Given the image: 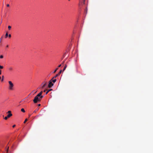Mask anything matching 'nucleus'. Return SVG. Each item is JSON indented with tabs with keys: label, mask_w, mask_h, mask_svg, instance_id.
<instances>
[{
	"label": "nucleus",
	"mask_w": 153,
	"mask_h": 153,
	"mask_svg": "<svg viewBox=\"0 0 153 153\" xmlns=\"http://www.w3.org/2000/svg\"><path fill=\"white\" fill-rule=\"evenodd\" d=\"M43 96H41V97H35L33 100V102L34 103H36L38 102H39L43 97Z\"/></svg>",
	"instance_id": "obj_1"
},
{
	"label": "nucleus",
	"mask_w": 153,
	"mask_h": 153,
	"mask_svg": "<svg viewBox=\"0 0 153 153\" xmlns=\"http://www.w3.org/2000/svg\"><path fill=\"white\" fill-rule=\"evenodd\" d=\"M9 84V89L10 90H12L13 89L14 85L11 81H8Z\"/></svg>",
	"instance_id": "obj_2"
},
{
	"label": "nucleus",
	"mask_w": 153,
	"mask_h": 153,
	"mask_svg": "<svg viewBox=\"0 0 153 153\" xmlns=\"http://www.w3.org/2000/svg\"><path fill=\"white\" fill-rule=\"evenodd\" d=\"M53 85V84L52 83V82L51 80L49 82V84L48 87L49 88H50Z\"/></svg>",
	"instance_id": "obj_3"
},
{
	"label": "nucleus",
	"mask_w": 153,
	"mask_h": 153,
	"mask_svg": "<svg viewBox=\"0 0 153 153\" xmlns=\"http://www.w3.org/2000/svg\"><path fill=\"white\" fill-rule=\"evenodd\" d=\"M7 113L8 114V115L7 116V117H8L9 118L12 116V114L11 113V111H8L7 112Z\"/></svg>",
	"instance_id": "obj_4"
},
{
	"label": "nucleus",
	"mask_w": 153,
	"mask_h": 153,
	"mask_svg": "<svg viewBox=\"0 0 153 153\" xmlns=\"http://www.w3.org/2000/svg\"><path fill=\"white\" fill-rule=\"evenodd\" d=\"M62 70H60V71L59 72V73H58V74H56L53 77V78H56L57 76H59L60 74H61V73L62 72Z\"/></svg>",
	"instance_id": "obj_5"
},
{
	"label": "nucleus",
	"mask_w": 153,
	"mask_h": 153,
	"mask_svg": "<svg viewBox=\"0 0 153 153\" xmlns=\"http://www.w3.org/2000/svg\"><path fill=\"white\" fill-rule=\"evenodd\" d=\"M42 91H41L39 94H38L36 96V97H41V96H43L42 95Z\"/></svg>",
	"instance_id": "obj_6"
},
{
	"label": "nucleus",
	"mask_w": 153,
	"mask_h": 153,
	"mask_svg": "<svg viewBox=\"0 0 153 153\" xmlns=\"http://www.w3.org/2000/svg\"><path fill=\"white\" fill-rule=\"evenodd\" d=\"M53 78H52L51 80V81H52V82H53V83H55L56 81V79H53Z\"/></svg>",
	"instance_id": "obj_7"
},
{
	"label": "nucleus",
	"mask_w": 153,
	"mask_h": 153,
	"mask_svg": "<svg viewBox=\"0 0 153 153\" xmlns=\"http://www.w3.org/2000/svg\"><path fill=\"white\" fill-rule=\"evenodd\" d=\"M52 90V89H51L48 90V91L46 92V94H47L49 92Z\"/></svg>",
	"instance_id": "obj_8"
},
{
	"label": "nucleus",
	"mask_w": 153,
	"mask_h": 153,
	"mask_svg": "<svg viewBox=\"0 0 153 153\" xmlns=\"http://www.w3.org/2000/svg\"><path fill=\"white\" fill-rule=\"evenodd\" d=\"M9 70L10 71H11L13 70V68L12 67H10L9 68Z\"/></svg>",
	"instance_id": "obj_9"
},
{
	"label": "nucleus",
	"mask_w": 153,
	"mask_h": 153,
	"mask_svg": "<svg viewBox=\"0 0 153 153\" xmlns=\"http://www.w3.org/2000/svg\"><path fill=\"white\" fill-rule=\"evenodd\" d=\"M8 33L7 32L6 33V34H5V38H7V37L8 36Z\"/></svg>",
	"instance_id": "obj_10"
},
{
	"label": "nucleus",
	"mask_w": 153,
	"mask_h": 153,
	"mask_svg": "<svg viewBox=\"0 0 153 153\" xmlns=\"http://www.w3.org/2000/svg\"><path fill=\"white\" fill-rule=\"evenodd\" d=\"M21 111H22L23 112H25V110L23 108L21 109Z\"/></svg>",
	"instance_id": "obj_11"
},
{
	"label": "nucleus",
	"mask_w": 153,
	"mask_h": 153,
	"mask_svg": "<svg viewBox=\"0 0 153 153\" xmlns=\"http://www.w3.org/2000/svg\"><path fill=\"white\" fill-rule=\"evenodd\" d=\"M66 67H67V65H65V66L64 67V69L63 70V71H64L65 70V69Z\"/></svg>",
	"instance_id": "obj_12"
},
{
	"label": "nucleus",
	"mask_w": 153,
	"mask_h": 153,
	"mask_svg": "<svg viewBox=\"0 0 153 153\" xmlns=\"http://www.w3.org/2000/svg\"><path fill=\"white\" fill-rule=\"evenodd\" d=\"M39 108H37L34 111V113H36V112L38 110Z\"/></svg>",
	"instance_id": "obj_13"
},
{
	"label": "nucleus",
	"mask_w": 153,
	"mask_h": 153,
	"mask_svg": "<svg viewBox=\"0 0 153 153\" xmlns=\"http://www.w3.org/2000/svg\"><path fill=\"white\" fill-rule=\"evenodd\" d=\"M46 83H45L44 85H43L42 87V88H44L45 86L46 85Z\"/></svg>",
	"instance_id": "obj_14"
},
{
	"label": "nucleus",
	"mask_w": 153,
	"mask_h": 153,
	"mask_svg": "<svg viewBox=\"0 0 153 153\" xmlns=\"http://www.w3.org/2000/svg\"><path fill=\"white\" fill-rule=\"evenodd\" d=\"M9 30H10L11 28V27L10 26H8V27Z\"/></svg>",
	"instance_id": "obj_15"
},
{
	"label": "nucleus",
	"mask_w": 153,
	"mask_h": 153,
	"mask_svg": "<svg viewBox=\"0 0 153 153\" xmlns=\"http://www.w3.org/2000/svg\"><path fill=\"white\" fill-rule=\"evenodd\" d=\"M58 69V68H56V69L54 70V71H53V73H55L56 71H57V70Z\"/></svg>",
	"instance_id": "obj_16"
},
{
	"label": "nucleus",
	"mask_w": 153,
	"mask_h": 153,
	"mask_svg": "<svg viewBox=\"0 0 153 153\" xmlns=\"http://www.w3.org/2000/svg\"><path fill=\"white\" fill-rule=\"evenodd\" d=\"M4 76H2V79H1V81H3L4 80Z\"/></svg>",
	"instance_id": "obj_17"
},
{
	"label": "nucleus",
	"mask_w": 153,
	"mask_h": 153,
	"mask_svg": "<svg viewBox=\"0 0 153 153\" xmlns=\"http://www.w3.org/2000/svg\"><path fill=\"white\" fill-rule=\"evenodd\" d=\"M9 118L8 117H7V116H6L4 117V119L5 120H7L8 118Z\"/></svg>",
	"instance_id": "obj_18"
},
{
	"label": "nucleus",
	"mask_w": 153,
	"mask_h": 153,
	"mask_svg": "<svg viewBox=\"0 0 153 153\" xmlns=\"http://www.w3.org/2000/svg\"><path fill=\"white\" fill-rule=\"evenodd\" d=\"M3 55H1V56H0V58H1V59H2V58H3Z\"/></svg>",
	"instance_id": "obj_19"
},
{
	"label": "nucleus",
	"mask_w": 153,
	"mask_h": 153,
	"mask_svg": "<svg viewBox=\"0 0 153 153\" xmlns=\"http://www.w3.org/2000/svg\"><path fill=\"white\" fill-rule=\"evenodd\" d=\"M3 68V67L2 66L0 65V69H2Z\"/></svg>",
	"instance_id": "obj_20"
},
{
	"label": "nucleus",
	"mask_w": 153,
	"mask_h": 153,
	"mask_svg": "<svg viewBox=\"0 0 153 153\" xmlns=\"http://www.w3.org/2000/svg\"><path fill=\"white\" fill-rule=\"evenodd\" d=\"M27 120V119H26L25 120L24 122V123H25Z\"/></svg>",
	"instance_id": "obj_21"
},
{
	"label": "nucleus",
	"mask_w": 153,
	"mask_h": 153,
	"mask_svg": "<svg viewBox=\"0 0 153 153\" xmlns=\"http://www.w3.org/2000/svg\"><path fill=\"white\" fill-rule=\"evenodd\" d=\"M2 36L0 39V43H1V40H2Z\"/></svg>",
	"instance_id": "obj_22"
},
{
	"label": "nucleus",
	"mask_w": 153,
	"mask_h": 153,
	"mask_svg": "<svg viewBox=\"0 0 153 153\" xmlns=\"http://www.w3.org/2000/svg\"><path fill=\"white\" fill-rule=\"evenodd\" d=\"M8 36L10 38L11 37V35L10 34H9L8 35Z\"/></svg>",
	"instance_id": "obj_23"
},
{
	"label": "nucleus",
	"mask_w": 153,
	"mask_h": 153,
	"mask_svg": "<svg viewBox=\"0 0 153 153\" xmlns=\"http://www.w3.org/2000/svg\"><path fill=\"white\" fill-rule=\"evenodd\" d=\"M8 149H9V147H8V148L7 149V150H6V152H7V153L8 152Z\"/></svg>",
	"instance_id": "obj_24"
},
{
	"label": "nucleus",
	"mask_w": 153,
	"mask_h": 153,
	"mask_svg": "<svg viewBox=\"0 0 153 153\" xmlns=\"http://www.w3.org/2000/svg\"><path fill=\"white\" fill-rule=\"evenodd\" d=\"M9 6H10V5H9V4H7V7H9Z\"/></svg>",
	"instance_id": "obj_25"
},
{
	"label": "nucleus",
	"mask_w": 153,
	"mask_h": 153,
	"mask_svg": "<svg viewBox=\"0 0 153 153\" xmlns=\"http://www.w3.org/2000/svg\"><path fill=\"white\" fill-rule=\"evenodd\" d=\"M15 126H16V125H13V128H14Z\"/></svg>",
	"instance_id": "obj_26"
},
{
	"label": "nucleus",
	"mask_w": 153,
	"mask_h": 153,
	"mask_svg": "<svg viewBox=\"0 0 153 153\" xmlns=\"http://www.w3.org/2000/svg\"><path fill=\"white\" fill-rule=\"evenodd\" d=\"M61 65H59V66H58V67H61Z\"/></svg>",
	"instance_id": "obj_27"
},
{
	"label": "nucleus",
	"mask_w": 153,
	"mask_h": 153,
	"mask_svg": "<svg viewBox=\"0 0 153 153\" xmlns=\"http://www.w3.org/2000/svg\"><path fill=\"white\" fill-rule=\"evenodd\" d=\"M1 74V70H0V75Z\"/></svg>",
	"instance_id": "obj_28"
},
{
	"label": "nucleus",
	"mask_w": 153,
	"mask_h": 153,
	"mask_svg": "<svg viewBox=\"0 0 153 153\" xmlns=\"http://www.w3.org/2000/svg\"><path fill=\"white\" fill-rule=\"evenodd\" d=\"M64 62H65V61H63V62H62V64H63L64 63Z\"/></svg>",
	"instance_id": "obj_29"
},
{
	"label": "nucleus",
	"mask_w": 153,
	"mask_h": 153,
	"mask_svg": "<svg viewBox=\"0 0 153 153\" xmlns=\"http://www.w3.org/2000/svg\"><path fill=\"white\" fill-rule=\"evenodd\" d=\"M40 105H40V104H39L38 105V106H40Z\"/></svg>",
	"instance_id": "obj_30"
},
{
	"label": "nucleus",
	"mask_w": 153,
	"mask_h": 153,
	"mask_svg": "<svg viewBox=\"0 0 153 153\" xmlns=\"http://www.w3.org/2000/svg\"><path fill=\"white\" fill-rule=\"evenodd\" d=\"M85 0H83V3H84V4L85 3Z\"/></svg>",
	"instance_id": "obj_31"
},
{
	"label": "nucleus",
	"mask_w": 153,
	"mask_h": 153,
	"mask_svg": "<svg viewBox=\"0 0 153 153\" xmlns=\"http://www.w3.org/2000/svg\"><path fill=\"white\" fill-rule=\"evenodd\" d=\"M8 45H7L6 46V47L7 48H8Z\"/></svg>",
	"instance_id": "obj_32"
},
{
	"label": "nucleus",
	"mask_w": 153,
	"mask_h": 153,
	"mask_svg": "<svg viewBox=\"0 0 153 153\" xmlns=\"http://www.w3.org/2000/svg\"><path fill=\"white\" fill-rule=\"evenodd\" d=\"M31 114H29V117H30V116H31Z\"/></svg>",
	"instance_id": "obj_33"
},
{
	"label": "nucleus",
	"mask_w": 153,
	"mask_h": 153,
	"mask_svg": "<svg viewBox=\"0 0 153 153\" xmlns=\"http://www.w3.org/2000/svg\"><path fill=\"white\" fill-rule=\"evenodd\" d=\"M36 92H37V91H36L35 92V91H34V92H35L34 94H35Z\"/></svg>",
	"instance_id": "obj_34"
},
{
	"label": "nucleus",
	"mask_w": 153,
	"mask_h": 153,
	"mask_svg": "<svg viewBox=\"0 0 153 153\" xmlns=\"http://www.w3.org/2000/svg\"><path fill=\"white\" fill-rule=\"evenodd\" d=\"M36 92H37V91H36L35 92V91H34V92H35L34 94H35Z\"/></svg>",
	"instance_id": "obj_35"
},
{
	"label": "nucleus",
	"mask_w": 153,
	"mask_h": 153,
	"mask_svg": "<svg viewBox=\"0 0 153 153\" xmlns=\"http://www.w3.org/2000/svg\"><path fill=\"white\" fill-rule=\"evenodd\" d=\"M45 91H46V90H44V92H45Z\"/></svg>",
	"instance_id": "obj_36"
},
{
	"label": "nucleus",
	"mask_w": 153,
	"mask_h": 153,
	"mask_svg": "<svg viewBox=\"0 0 153 153\" xmlns=\"http://www.w3.org/2000/svg\"><path fill=\"white\" fill-rule=\"evenodd\" d=\"M69 1H70V0H68Z\"/></svg>",
	"instance_id": "obj_37"
}]
</instances>
